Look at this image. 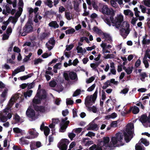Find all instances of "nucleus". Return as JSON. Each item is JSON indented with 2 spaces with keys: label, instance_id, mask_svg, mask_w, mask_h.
<instances>
[{
  "label": "nucleus",
  "instance_id": "f257e3e1",
  "mask_svg": "<svg viewBox=\"0 0 150 150\" xmlns=\"http://www.w3.org/2000/svg\"><path fill=\"white\" fill-rule=\"evenodd\" d=\"M97 145L94 144L95 150H112L113 148L122 146V141H98Z\"/></svg>",
  "mask_w": 150,
  "mask_h": 150
},
{
  "label": "nucleus",
  "instance_id": "f03ea898",
  "mask_svg": "<svg viewBox=\"0 0 150 150\" xmlns=\"http://www.w3.org/2000/svg\"><path fill=\"white\" fill-rule=\"evenodd\" d=\"M16 99V98L14 96L11 97L8 104L9 107H6L3 112L0 113V122H4L11 117L12 115L10 112V107L13 104Z\"/></svg>",
  "mask_w": 150,
  "mask_h": 150
},
{
  "label": "nucleus",
  "instance_id": "7ed1b4c3",
  "mask_svg": "<svg viewBox=\"0 0 150 150\" xmlns=\"http://www.w3.org/2000/svg\"><path fill=\"white\" fill-rule=\"evenodd\" d=\"M115 15V12H112L111 16L109 17H105L104 21L110 26H111V22L114 24L113 26H115L116 28H119L121 26V24L123 20V18L122 15H120L116 17L115 19H114L113 17Z\"/></svg>",
  "mask_w": 150,
  "mask_h": 150
},
{
  "label": "nucleus",
  "instance_id": "20e7f679",
  "mask_svg": "<svg viewBox=\"0 0 150 150\" xmlns=\"http://www.w3.org/2000/svg\"><path fill=\"white\" fill-rule=\"evenodd\" d=\"M41 88V86L40 85H39L36 95L33 100L32 102L33 105H34V104H39L41 103L42 100L45 99L46 97V91L44 90L40 89Z\"/></svg>",
  "mask_w": 150,
  "mask_h": 150
},
{
  "label": "nucleus",
  "instance_id": "39448f33",
  "mask_svg": "<svg viewBox=\"0 0 150 150\" xmlns=\"http://www.w3.org/2000/svg\"><path fill=\"white\" fill-rule=\"evenodd\" d=\"M84 103L87 110L94 112V94L87 96L85 99Z\"/></svg>",
  "mask_w": 150,
  "mask_h": 150
},
{
  "label": "nucleus",
  "instance_id": "423d86ee",
  "mask_svg": "<svg viewBox=\"0 0 150 150\" xmlns=\"http://www.w3.org/2000/svg\"><path fill=\"white\" fill-rule=\"evenodd\" d=\"M26 115L29 120L31 121L38 118L39 115L38 113L37 112H35L30 106L28 108L26 112Z\"/></svg>",
  "mask_w": 150,
  "mask_h": 150
},
{
  "label": "nucleus",
  "instance_id": "0eeeda50",
  "mask_svg": "<svg viewBox=\"0 0 150 150\" xmlns=\"http://www.w3.org/2000/svg\"><path fill=\"white\" fill-rule=\"evenodd\" d=\"M64 76L66 80L69 81V78L75 81L78 80V77L76 73L74 72H69L66 71L64 72Z\"/></svg>",
  "mask_w": 150,
  "mask_h": 150
},
{
  "label": "nucleus",
  "instance_id": "6e6552de",
  "mask_svg": "<svg viewBox=\"0 0 150 150\" xmlns=\"http://www.w3.org/2000/svg\"><path fill=\"white\" fill-rule=\"evenodd\" d=\"M67 117H65L64 119H62L61 123L60 124V128L59 130L60 132H64L65 131L69 123V121H67Z\"/></svg>",
  "mask_w": 150,
  "mask_h": 150
},
{
  "label": "nucleus",
  "instance_id": "1a4fd4ad",
  "mask_svg": "<svg viewBox=\"0 0 150 150\" xmlns=\"http://www.w3.org/2000/svg\"><path fill=\"white\" fill-rule=\"evenodd\" d=\"M32 30L33 27L31 23L28 22L23 28V32L21 33V35L25 36L27 33L31 32Z\"/></svg>",
  "mask_w": 150,
  "mask_h": 150
},
{
  "label": "nucleus",
  "instance_id": "9d476101",
  "mask_svg": "<svg viewBox=\"0 0 150 150\" xmlns=\"http://www.w3.org/2000/svg\"><path fill=\"white\" fill-rule=\"evenodd\" d=\"M112 12H114L112 9L111 10L106 5H103L102 8V12L103 14H105L107 15V16H104L103 19L104 20L105 17H109L110 16H111Z\"/></svg>",
  "mask_w": 150,
  "mask_h": 150
},
{
  "label": "nucleus",
  "instance_id": "9b49d317",
  "mask_svg": "<svg viewBox=\"0 0 150 150\" xmlns=\"http://www.w3.org/2000/svg\"><path fill=\"white\" fill-rule=\"evenodd\" d=\"M28 133L30 135L28 136L27 137L28 139H31L36 138L38 137L39 134L36 130L34 129H30L28 131Z\"/></svg>",
  "mask_w": 150,
  "mask_h": 150
},
{
  "label": "nucleus",
  "instance_id": "f8f14e48",
  "mask_svg": "<svg viewBox=\"0 0 150 150\" xmlns=\"http://www.w3.org/2000/svg\"><path fill=\"white\" fill-rule=\"evenodd\" d=\"M13 132L15 134V137L19 136V135H18V134L23 135L25 134H26L24 130L21 129L17 127L13 128Z\"/></svg>",
  "mask_w": 150,
  "mask_h": 150
},
{
  "label": "nucleus",
  "instance_id": "ddd939ff",
  "mask_svg": "<svg viewBox=\"0 0 150 150\" xmlns=\"http://www.w3.org/2000/svg\"><path fill=\"white\" fill-rule=\"evenodd\" d=\"M134 134V133L128 132L125 131L124 132L123 134L125 141H130L133 138Z\"/></svg>",
  "mask_w": 150,
  "mask_h": 150
},
{
  "label": "nucleus",
  "instance_id": "4468645a",
  "mask_svg": "<svg viewBox=\"0 0 150 150\" xmlns=\"http://www.w3.org/2000/svg\"><path fill=\"white\" fill-rule=\"evenodd\" d=\"M140 121L142 123H146L147 121L150 123V114L148 117L146 114L142 115L139 119ZM150 127V125H149Z\"/></svg>",
  "mask_w": 150,
  "mask_h": 150
},
{
  "label": "nucleus",
  "instance_id": "2eb2a0df",
  "mask_svg": "<svg viewBox=\"0 0 150 150\" xmlns=\"http://www.w3.org/2000/svg\"><path fill=\"white\" fill-rule=\"evenodd\" d=\"M123 134L119 132L116 134L115 136L112 137L111 141H121L123 139Z\"/></svg>",
  "mask_w": 150,
  "mask_h": 150
},
{
  "label": "nucleus",
  "instance_id": "dca6fc26",
  "mask_svg": "<svg viewBox=\"0 0 150 150\" xmlns=\"http://www.w3.org/2000/svg\"><path fill=\"white\" fill-rule=\"evenodd\" d=\"M124 28H121L120 30V34L123 37L124 39L126 38L129 33V30H126Z\"/></svg>",
  "mask_w": 150,
  "mask_h": 150
},
{
  "label": "nucleus",
  "instance_id": "f3484780",
  "mask_svg": "<svg viewBox=\"0 0 150 150\" xmlns=\"http://www.w3.org/2000/svg\"><path fill=\"white\" fill-rule=\"evenodd\" d=\"M35 107V109L37 111L42 112H47L49 111V109L47 107L41 106H37Z\"/></svg>",
  "mask_w": 150,
  "mask_h": 150
},
{
  "label": "nucleus",
  "instance_id": "a211bd4d",
  "mask_svg": "<svg viewBox=\"0 0 150 150\" xmlns=\"http://www.w3.org/2000/svg\"><path fill=\"white\" fill-rule=\"evenodd\" d=\"M25 69V68L24 66H21L19 67L13 71L12 73V76H15L16 74L20 72L24 71Z\"/></svg>",
  "mask_w": 150,
  "mask_h": 150
},
{
  "label": "nucleus",
  "instance_id": "6ab92c4d",
  "mask_svg": "<svg viewBox=\"0 0 150 150\" xmlns=\"http://www.w3.org/2000/svg\"><path fill=\"white\" fill-rule=\"evenodd\" d=\"M67 141H61L59 142L57 144L58 147L60 150H67V146L64 143ZM69 142V141H67Z\"/></svg>",
  "mask_w": 150,
  "mask_h": 150
},
{
  "label": "nucleus",
  "instance_id": "aec40b11",
  "mask_svg": "<svg viewBox=\"0 0 150 150\" xmlns=\"http://www.w3.org/2000/svg\"><path fill=\"white\" fill-rule=\"evenodd\" d=\"M134 128V126L133 124H128L127 125L125 131L134 133L133 130Z\"/></svg>",
  "mask_w": 150,
  "mask_h": 150
},
{
  "label": "nucleus",
  "instance_id": "412c9836",
  "mask_svg": "<svg viewBox=\"0 0 150 150\" xmlns=\"http://www.w3.org/2000/svg\"><path fill=\"white\" fill-rule=\"evenodd\" d=\"M48 25L50 27L54 28H57L59 27V25L56 21H52L49 23Z\"/></svg>",
  "mask_w": 150,
  "mask_h": 150
},
{
  "label": "nucleus",
  "instance_id": "4be33fe9",
  "mask_svg": "<svg viewBox=\"0 0 150 150\" xmlns=\"http://www.w3.org/2000/svg\"><path fill=\"white\" fill-rule=\"evenodd\" d=\"M18 19V18L15 16H10L9 18L8 19L7 21H8L9 23L10 21H11L13 24H15L17 22Z\"/></svg>",
  "mask_w": 150,
  "mask_h": 150
},
{
  "label": "nucleus",
  "instance_id": "5701e85b",
  "mask_svg": "<svg viewBox=\"0 0 150 150\" xmlns=\"http://www.w3.org/2000/svg\"><path fill=\"white\" fill-rule=\"evenodd\" d=\"M13 119L15 120L16 123H21L23 122L22 119L20 116L17 114H16L13 117Z\"/></svg>",
  "mask_w": 150,
  "mask_h": 150
},
{
  "label": "nucleus",
  "instance_id": "b1692460",
  "mask_svg": "<svg viewBox=\"0 0 150 150\" xmlns=\"http://www.w3.org/2000/svg\"><path fill=\"white\" fill-rule=\"evenodd\" d=\"M76 50L78 53H80L82 54L85 53L86 52V50L85 48H82V47L79 46L77 47Z\"/></svg>",
  "mask_w": 150,
  "mask_h": 150
},
{
  "label": "nucleus",
  "instance_id": "393cba45",
  "mask_svg": "<svg viewBox=\"0 0 150 150\" xmlns=\"http://www.w3.org/2000/svg\"><path fill=\"white\" fill-rule=\"evenodd\" d=\"M75 31V30L72 28L70 27L69 29L65 31V33L66 34H72Z\"/></svg>",
  "mask_w": 150,
  "mask_h": 150
},
{
  "label": "nucleus",
  "instance_id": "a878e982",
  "mask_svg": "<svg viewBox=\"0 0 150 150\" xmlns=\"http://www.w3.org/2000/svg\"><path fill=\"white\" fill-rule=\"evenodd\" d=\"M33 91L31 90L27 91L26 92H25L24 93V96L25 98L27 97H30L32 95Z\"/></svg>",
  "mask_w": 150,
  "mask_h": 150
},
{
  "label": "nucleus",
  "instance_id": "bb28decb",
  "mask_svg": "<svg viewBox=\"0 0 150 150\" xmlns=\"http://www.w3.org/2000/svg\"><path fill=\"white\" fill-rule=\"evenodd\" d=\"M129 26L128 23L127 22H123L122 23V24L121 25V28H124L126 30H129Z\"/></svg>",
  "mask_w": 150,
  "mask_h": 150
},
{
  "label": "nucleus",
  "instance_id": "cd10ccee",
  "mask_svg": "<svg viewBox=\"0 0 150 150\" xmlns=\"http://www.w3.org/2000/svg\"><path fill=\"white\" fill-rule=\"evenodd\" d=\"M44 3L45 4L47 5L50 8H52L53 6V2L50 0H46Z\"/></svg>",
  "mask_w": 150,
  "mask_h": 150
},
{
  "label": "nucleus",
  "instance_id": "c85d7f7f",
  "mask_svg": "<svg viewBox=\"0 0 150 150\" xmlns=\"http://www.w3.org/2000/svg\"><path fill=\"white\" fill-rule=\"evenodd\" d=\"M23 11L22 7L19 8V11L16 13L15 16L18 18L21 15Z\"/></svg>",
  "mask_w": 150,
  "mask_h": 150
},
{
  "label": "nucleus",
  "instance_id": "c756f323",
  "mask_svg": "<svg viewBox=\"0 0 150 150\" xmlns=\"http://www.w3.org/2000/svg\"><path fill=\"white\" fill-rule=\"evenodd\" d=\"M132 109H133L132 113L134 114H137L139 112V108L136 106H134V107H132Z\"/></svg>",
  "mask_w": 150,
  "mask_h": 150
},
{
  "label": "nucleus",
  "instance_id": "7c9ffc66",
  "mask_svg": "<svg viewBox=\"0 0 150 150\" xmlns=\"http://www.w3.org/2000/svg\"><path fill=\"white\" fill-rule=\"evenodd\" d=\"M115 56L113 54H108L107 55L104 54V58L105 59H114Z\"/></svg>",
  "mask_w": 150,
  "mask_h": 150
},
{
  "label": "nucleus",
  "instance_id": "2f4dec72",
  "mask_svg": "<svg viewBox=\"0 0 150 150\" xmlns=\"http://www.w3.org/2000/svg\"><path fill=\"white\" fill-rule=\"evenodd\" d=\"M94 32L99 35H101L103 33L102 31L96 26H94Z\"/></svg>",
  "mask_w": 150,
  "mask_h": 150
},
{
  "label": "nucleus",
  "instance_id": "473e14b6",
  "mask_svg": "<svg viewBox=\"0 0 150 150\" xmlns=\"http://www.w3.org/2000/svg\"><path fill=\"white\" fill-rule=\"evenodd\" d=\"M65 16L68 20H70L72 17L71 14L69 12H66L65 13Z\"/></svg>",
  "mask_w": 150,
  "mask_h": 150
},
{
  "label": "nucleus",
  "instance_id": "72a5a7b5",
  "mask_svg": "<svg viewBox=\"0 0 150 150\" xmlns=\"http://www.w3.org/2000/svg\"><path fill=\"white\" fill-rule=\"evenodd\" d=\"M43 129L44 130L45 135L46 136L48 135L50 132V130L49 128L48 127L45 126Z\"/></svg>",
  "mask_w": 150,
  "mask_h": 150
},
{
  "label": "nucleus",
  "instance_id": "f704fd0d",
  "mask_svg": "<svg viewBox=\"0 0 150 150\" xmlns=\"http://www.w3.org/2000/svg\"><path fill=\"white\" fill-rule=\"evenodd\" d=\"M110 85L111 84L109 82V80H108L104 83V85L102 87V88L103 89H105Z\"/></svg>",
  "mask_w": 150,
  "mask_h": 150
},
{
  "label": "nucleus",
  "instance_id": "c9c22d12",
  "mask_svg": "<svg viewBox=\"0 0 150 150\" xmlns=\"http://www.w3.org/2000/svg\"><path fill=\"white\" fill-rule=\"evenodd\" d=\"M3 24L4 25L1 26V29L3 30H5L7 26L9 24V23L7 21H4L3 23Z\"/></svg>",
  "mask_w": 150,
  "mask_h": 150
},
{
  "label": "nucleus",
  "instance_id": "e433bc0d",
  "mask_svg": "<svg viewBox=\"0 0 150 150\" xmlns=\"http://www.w3.org/2000/svg\"><path fill=\"white\" fill-rule=\"evenodd\" d=\"M140 76L141 77L140 79L142 81H144V80L146 77H147L148 76L145 72H143L140 74Z\"/></svg>",
  "mask_w": 150,
  "mask_h": 150
},
{
  "label": "nucleus",
  "instance_id": "4c0bfd02",
  "mask_svg": "<svg viewBox=\"0 0 150 150\" xmlns=\"http://www.w3.org/2000/svg\"><path fill=\"white\" fill-rule=\"evenodd\" d=\"M88 130H93L94 129V122L93 121L90 123L88 126Z\"/></svg>",
  "mask_w": 150,
  "mask_h": 150
},
{
  "label": "nucleus",
  "instance_id": "58836bf2",
  "mask_svg": "<svg viewBox=\"0 0 150 150\" xmlns=\"http://www.w3.org/2000/svg\"><path fill=\"white\" fill-rule=\"evenodd\" d=\"M138 144L142 145V144H144L146 146H148L149 144V141H139Z\"/></svg>",
  "mask_w": 150,
  "mask_h": 150
},
{
  "label": "nucleus",
  "instance_id": "ea45409f",
  "mask_svg": "<svg viewBox=\"0 0 150 150\" xmlns=\"http://www.w3.org/2000/svg\"><path fill=\"white\" fill-rule=\"evenodd\" d=\"M52 55V53L51 52H49V53L46 52L43 54L42 56L43 58H46L48 57L51 56Z\"/></svg>",
  "mask_w": 150,
  "mask_h": 150
},
{
  "label": "nucleus",
  "instance_id": "a19ab883",
  "mask_svg": "<svg viewBox=\"0 0 150 150\" xmlns=\"http://www.w3.org/2000/svg\"><path fill=\"white\" fill-rule=\"evenodd\" d=\"M12 32V29L11 27L10 26H9L7 28L6 30V34L10 35Z\"/></svg>",
  "mask_w": 150,
  "mask_h": 150
},
{
  "label": "nucleus",
  "instance_id": "79ce46f5",
  "mask_svg": "<svg viewBox=\"0 0 150 150\" xmlns=\"http://www.w3.org/2000/svg\"><path fill=\"white\" fill-rule=\"evenodd\" d=\"M68 135L71 140L73 139L76 136V134L73 132L69 133Z\"/></svg>",
  "mask_w": 150,
  "mask_h": 150
},
{
  "label": "nucleus",
  "instance_id": "37998d69",
  "mask_svg": "<svg viewBox=\"0 0 150 150\" xmlns=\"http://www.w3.org/2000/svg\"><path fill=\"white\" fill-rule=\"evenodd\" d=\"M36 144L34 142H31L30 145V147L31 150L35 149Z\"/></svg>",
  "mask_w": 150,
  "mask_h": 150
},
{
  "label": "nucleus",
  "instance_id": "c03bdc74",
  "mask_svg": "<svg viewBox=\"0 0 150 150\" xmlns=\"http://www.w3.org/2000/svg\"><path fill=\"white\" fill-rule=\"evenodd\" d=\"M7 89H5L3 92L2 93L0 96L1 97H4L6 98V96L7 95Z\"/></svg>",
  "mask_w": 150,
  "mask_h": 150
},
{
  "label": "nucleus",
  "instance_id": "a18cd8bd",
  "mask_svg": "<svg viewBox=\"0 0 150 150\" xmlns=\"http://www.w3.org/2000/svg\"><path fill=\"white\" fill-rule=\"evenodd\" d=\"M31 76L30 74H28L27 75L24 76H21L20 77L21 80H25L31 77Z\"/></svg>",
  "mask_w": 150,
  "mask_h": 150
},
{
  "label": "nucleus",
  "instance_id": "49530a36",
  "mask_svg": "<svg viewBox=\"0 0 150 150\" xmlns=\"http://www.w3.org/2000/svg\"><path fill=\"white\" fill-rule=\"evenodd\" d=\"M42 61V60L41 59L38 58L35 59L34 60V64L35 65H37L40 63H41Z\"/></svg>",
  "mask_w": 150,
  "mask_h": 150
},
{
  "label": "nucleus",
  "instance_id": "de8ad7c7",
  "mask_svg": "<svg viewBox=\"0 0 150 150\" xmlns=\"http://www.w3.org/2000/svg\"><path fill=\"white\" fill-rule=\"evenodd\" d=\"M81 93V90L80 89H77L74 92L73 94V96H76L79 95Z\"/></svg>",
  "mask_w": 150,
  "mask_h": 150
},
{
  "label": "nucleus",
  "instance_id": "09e8293b",
  "mask_svg": "<svg viewBox=\"0 0 150 150\" xmlns=\"http://www.w3.org/2000/svg\"><path fill=\"white\" fill-rule=\"evenodd\" d=\"M32 53H30L28 55L26 56L25 57L23 61L24 62H26L30 58L31 56Z\"/></svg>",
  "mask_w": 150,
  "mask_h": 150
},
{
  "label": "nucleus",
  "instance_id": "8fccbe9b",
  "mask_svg": "<svg viewBox=\"0 0 150 150\" xmlns=\"http://www.w3.org/2000/svg\"><path fill=\"white\" fill-rule=\"evenodd\" d=\"M55 43V40L53 38H51L47 42V44H50L51 45H53V46L54 45Z\"/></svg>",
  "mask_w": 150,
  "mask_h": 150
},
{
  "label": "nucleus",
  "instance_id": "3c124183",
  "mask_svg": "<svg viewBox=\"0 0 150 150\" xmlns=\"http://www.w3.org/2000/svg\"><path fill=\"white\" fill-rule=\"evenodd\" d=\"M50 86L51 87H54L57 84L56 82L54 81H51L49 83Z\"/></svg>",
  "mask_w": 150,
  "mask_h": 150
},
{
  "label": "nucleus",
  "instance_id": "603ef678",
  "mask_svg": "<svg viewBox=\"0 0 150 150\" xmlns=\"http://www.w3.org/2000/svg\"><path fill=\"white\" fill-rule=\"evenodd\" d=\"M10 35H9L6 34V33H4L3 35V37H2V39L3 40H7L9 37Z\"/></svg>",
  "mask_w": 150,
  "mask_h": 150
},
{
  "label": "nucleus",
  "instance_id": "864d4df0",
  "mask_svg": "<svg viewBox=\"0 0 150 150\" xmlns=\"http://www.w3.org/2000/svg\"><path fill=\"white\" fill-rule=\"evenodd\" d=\"M141 62L140 59H138L135 64V66L136 68H137L140 65Z\"/></svg>",
  "mask_w": 150,
  "mask_h": 150
},
{
  "label": "nucleus",
  "instance_id": "5fc2aeb1",
  "mask_svg": "<svg viewBox=\"0 0 150 150\" xmlns=\"http://www.w3.org/2000/svg\"><path fill=\"white\" fill-rule=\"evenodd\" d=\"M138 18H134L133 17L132 20H131V23L132 24L134 25L136 24V21L138 20Z\"/></svg>",
  "mask_w": 150,
  "mask_h": 150
},
{
  "label": "nucleus",
  "instance_id": "6e6d98bb",
  "mask_svg": "<svg viewBox=\"0 0 150 150\" xmlns=\"http://www.w3.org/2000/svg\"><path fill=\"white\" fill-rule=\"evenodd\" d=\"M74 46L72 44L66 46V50L69 51L71 50L73 47Z\"/></svg>",
  "mask_w": 150,
  "mask_h": 150
},
{
  "label": "nucleus",
  "instance_id": "4d7b16f0",
  "mask_svg": "<svg viewBox=\"0 0 150 150\" xmlns=\"http://www.w3.org/2000/svg\"><path fill=\"white\" fill-rule=\"evenodd\" d=\"M94 80V77L92 76L89 79H87L86 80V82L87 83H91Z\"/></svg>",
  "mask_w": 150,
  "mask_h": 150
},
{
  "label": "nucleus",
  "instance_id": "13d9d810",
  "mask_svg": "<svg viewBox=\"0 0 150 150\" xmlns=\"http://www.w3.org/2000/svg\"><path fill=\"white\" fill-rule=\"evenodd\" d=\"M111 127H116L117 126V122L114 121L112 122L110 124Z\"/></svg>",
  "mask_w": 150,
  "mask_h": 150
},
{
  "label": "nucleus",
  "instance_id": "bf43d9fd",
  "mask_svg": "<svg viewBox=\"0 0 150 150\" xmlns=\"http://www.w3.org/2000/svg\"><path fill=\"white\" fill-rule=\"evenodd\" d=\"M141 145L138 144V143L136 144L135 146L136 150H142V148Z\"/></svg>",
  "mask_w": 150,
  "mask_h": 150
},
{
  "label": "nucleus",
  "instance_id": "052dcab7",
  "mask_svg": "<svg viewBox=\"0 0 150 150\" xmlns=\"http://www.w3.org/2000/svg\"><path fill=\"white\" fill-rule=\"evenodd\" d=\"M65 8L63 6H60L59 8V12L62 13L65 11Z\"/></svg>",
  "mask_w": 150,
  "mask_h": 150
},
{
  "label": "nucleus",
  "instance_id": "680f3d73",
  "mask_svg": "<svg viewBox=\"0 0 150 150\" xmlns=\"http://www.w3.org/2000/svg\"><path fill=\"white\" fill-rule=\"evenodd\" d=\"M46 47L49 50H51L52 48H53L54 46L53 45H52L50 44H48L47 42L46 44Z\"/></svg>",
  "mask_w": 150,
  "mask_h": 150
},
{
  "label": "nucleus",
  "instance_id": "e2e57ef3",
  "mask_svg": "<svg viewBox=\"0 0 150 150\" xmlns=\"http://www.w3.org/2000/svg\"><path fill=\"white\" fill-rule=\"evenodd\" d=\"M66 103L68 105H72L73 103V101L69 99H67L66 100Z\"/></svg>",
  "mask_w": 150,
  "mask_h": 150
},
{
  "label": "nucleus",
  "instance_id": "0e129e2a",
  "mask_svg": "<svg viewBox=\"0 0 150 150\" xmlns=\"http://www.w3.org/2000/svg\"><path fill=\"white\" fill-rule=\"evenodd\" d=\"M74 131L75 133L79 134L82 131V128H77L74 129Z\"/></svg>",
  "mask_w": 150,
  "mask_h": 150
},
{
  "label": "nucleus",
  "instance_id": "69168bd1",
  "mask_svg": "<svg viewBox=\"0 0 150 150\" xmlns=\"http://www.w3.org/2000/svg\"><path fill=\"white\" fill-rule=\"evenodd\" d=\"M139 8L141 9L142 12L143 13H145L146 11V8L145 7L142 5H140Z\"/></svg>",
  "mask_w": 150,
  "mask_h": 150
},
{
  "label": "nucleus",
  "instance_id": "338daca9",
  "mask_svg": "<svg viewBox=\"0 0 150 150\" xmlns=\"http://www.w3.org/2000/svg\"><path fill=\"white\" fill-rule=\"evenodd\" d=\"M13 51L18 53H19L21 52V50L20 49L16 47H14L13 49Z\"/></svg>",
  "mask_w": 150,
  "mask_h": 150
},
{
  "label": "nucleus",
  "instance_id": "774afa93",
  "mask_svg": "<svg viewBox=\"0 0 150 150\" xmlns=\"http://www.w3.org/2000/svg\"><path fill=\"white\" fill-rule=\"evenodd\" d=\"M144 4L148 7H150V0H147L144 1Z\"/></svg>",
  "mask_w": 150,
  "mask_h": 150
}]
</instances>
